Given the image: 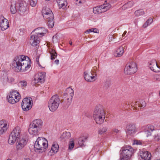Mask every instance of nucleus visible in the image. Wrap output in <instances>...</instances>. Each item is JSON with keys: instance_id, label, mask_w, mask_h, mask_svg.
Returning a JSON list of instances; mask_svg holds the SVG:
<instances>
[{"instance_id": "obj_1", "label": "nucleus", "mask_w": 160, "mask_h": 160, "mask_svg": "<svg viewBox=\"0 0 160 160\" xmlns=\"http://www.w3.org/2000/svg\"><path fill=\"white\" fill-rule=\"evenodd\" d=\"M31 64L30 59L27 56L22 55L15 58L12 66L18 72H26L30 68Z\"/></svg>"}, {"instance_id": "obj_2", "label": "nucleus", "mask_w": 160, "mask_h": 160, "mask_svg": "<svg viewBox=\"0 0 160 160\" xmlns=\"http://www.w3.org/2000/svg\"><path fill=\"white\" fill-rule=\"evenodd\" d=\"M93 117L96 123L101 124L104 122L105 114L102 105H99L95 107L93 112Z\"/></svg>"}, {"instance_id": "obj_3", "label": "nucleus", "mask_w": 160, "mask_h": 160, "mask_svg": "<svg viewBox=\"0 0 160 160\" xmlns=\"http://www.w3.org/2000/svg\"><path fill=\"white\" fill-rule=\"evenodd\" d=\"M48 145V141L46 138L43 137H39L35 141L34 148L36 152H42L47 149Z\"/></svg>"}, {"instance_id": "obj_4", "label": "nucleus", "mask_w": 160, "mask_h": 160, "mask_svg": "<svg viewBox=\"0 0 160 160\" xmlns=\"http://www.w3.org/2000/svg\"><path fill=\"white\" fill-rule=\"evenodd\" d=\"M97 67H94L90 71H85L84 73V77L85 80L89 82L95 81L97 79Z\"/></svg>"}, {"instance_id": "obj_5", "label": "nucleus", "mask_w": 160, "mask_h": 160, "mask_svg": "<svg viewBox=\"0 0 160 160\" xmlns=\"http://www.w3.org/2000/svg\"><path fill=\"white\" fill-rule=\"evenodd\" d=\"M60 102V99L58 95L53 96L48 102V106L49 110L52 112L55 111L58 108Z\"/></svg>"}, {"instance_id": "obj_6", "label": "nucleus", "mask_w": 160, "mask_h": 160, "mask_svg": "<svg viewBox=\"0 0 160 160\" xmlns=\"http://www.w3.org/2000/svg\"><path fill=\"white\" fill-rule=\"evenodd\" d=\"M21 129L19 127H16L10 135L8 139L9 144L13 145L18 138L22 137L20 136Z\"/></svg>"}, {"instance_id": "obj_7", "label": "nucleus", "mask_w": 160, "mask_h": 160, "mask_svg": "<svg viewBox=\"0 0 160 160\" xmlns=\"http://www.w3.org/2000/svg\"><path fill=\"white\" fill-rule=\"evenodd\" d=\"M7 98L9 103L14 104L19 101L21 96L17 91L12 90L8 94Z\"/></svg>"}, {"instance_id": "obj_8", "label": "nucleus", "mask_w": 160, "mask_h": 160, "mask_svg": "<svg viewBox=\"0 0 160 160\" xmlns=\"http://www.w3.org/2000/svg\"><path fill=\"white\" fill-rule=\"evenodd\" d=\"M20 12H24L25 10V7L24 5L23 2L22 1H19L17 2H12L10 11L11 13L14 14L17 12V9Z\"/></svg>"}, {"instance_id": "obj_9", "label": "nucleus", "mask_w": 160, "mask_h": 160, "mask_svg": "<svg viewBox=\"0 0 160 160\" xmlns=\"http://www.w3.org/2000/svg\"><path fill=\"white\" fill-rule=\"evenodd\" d=\"M133 153V149L131 147L127 146L122 149L121 160H129Z\"/></svg>"}, {"instance_id": "obj_10", "label": "nucleus", "mask_w": 160, "mask_h": 160, "mask_svg": "<svg viewBox=\"0 0 160 160\" xmlns=\"http://www.w3.org/2000/svg\"><path fill=\"white\" fill-rule=\"evenodd\" d=\"M137 70L136 63L133 62H131L127 64L125 68L124 72L126 74L130 75L136 72Z\"/></svg>"}, {"instance_id": "obj_11", "label": "nucleus", "mask_w": 160, "mask_h": 160, "mask_svg": "<svg viewBox=\"0 0 160 160\" xmlns=\"http://www.w3.org/2000/svg\"><path fill=\"white\" fill-rule=\"evenodd\" d=\"M111 7L110 4L105 2L103 5L94 8L93 9V12L95 14L104 12L109 10Z\"/></svg>"}, {"instance_id": "obj_12", "label": "nucleus", "mask_w": 160, "mask_h": 160, "mask_svg": "<svg viewBox=\"0 0 160 160\" xmlns=\"http://www.w3.org/2000/svg\"><path fill=\"white\" fill-rule=\"evenodd\" d=\"M73 95L74 91L71 88H69L66 90L64 97L67 101L68 106H69L71 104Z\"/></svg>"}, {"instance_id": "obj_13", "label": "nucleus", "mask_w": 160, "mask_h": 160, "mask_svg": "<svg viewBox=\"0 0 160 160\" xmlns=\"http://www.w3.org/2000/svg\"><path fill=\"white\" fill-rule=\"evenodd\" d=\"M32 98L30 97L24 98L22 100V107L24 111H27L30 109L31 107V104H32Z\"/></svg>"}, {"instance_id": "obj_14", "label": "nucleus", "mask_w": 160, "mask_h": 160, "mask_svg": "<svg viewBox=\"0 0 160 160\" xmlns=\"http://www.w3.org/2000/svg\"><path fill=\"white\" fill-rule=\"evenodd\" d=\"M16 147L17 150H20L26 145L27 141L25 138L21 137L16 140Z\"/></svg>"}, {"instance_id": "obj_15", "label": "nucleus", "mask_w": 160, "mask_h": 160, "mask_svg": "<svg viewBox=\"0 0 160 160\" xmlns=\"http://www.w3.org/2000/svg\"><path fill=\"white\" fill-rule=\"evenodd\" d=\"M40 42L39 37L32 32L30 36L29 43L32 46H35L37 45Z\"/></svg>"}, {"instance_id": "obj_16", "label": "nucleus", "mask_w": 160, "mask_h": 160, "mask_svg": "<svg viewBox=\"0 0 160 160\" xmlns=\"http://www.w3.org/2000/svg\"><path fill=\"white\" fill-rule=\"evenodd\" d=\"M45 76V72H39L35 76L34 81L35 83H43L44 81V78Z\"/></svg>"}, {"instance_id": "obj_17", "label": "nucleus", "mask_w": 160, "mask_h": 160, "mask_svg": "<svg viewBox=\"0 0 160 160\" xmlns=\"http://www.w3.org/2000/svg\"><path fill=\"white\" fill-rule=\"evenodd\" d=\"M149 67L154 72H158L159 71L160 66L157 64V62L155 59H153L150 62Z\"/></svg>"}, {"instance_id": "obj_18", "label": "nucleus", "mask_w": 160, "mask_h": 160, "mask_svg": "<svg viewBox=\"0 0 160 160\" xmlns=\"http://www.w3.org/2000/svg\"><path fill=\"white\" fill-rule=\"evenodd\" d=\"M32 32L35 34H37L39 37H42L45 35L48 32L47 29L44 28H38L35 29Z\"/></svg>"}, {"instance_id": "obj_19", "label": "nucleus", "mask_w": 160, "mask_h": 160, "mask_svg": "<svg viewBox=\"0 0 160 160\" xmlns=\"http://www.w3.org/2000/svg\"><path fill=\"white\" fill-rule=\"evenodd\" d=\"M0 25L1 29L2 31H4L9 27V22L6 19L2 17L1 18Z\"/></svg>"}, {"instance_id": "obj_20", "label": "nucleus", "mask_w": 160, "mask_h": 160, "mask_svg": "<svg viewBox=\"0 0 160 160\" xmlns=\"http://www.w3.org/2000/svg\"><path fill=\"white\" fill-rule=\"evenodd\" d=\"M8 125L6 121H0V135L4 133L7 131Z\"/></svg>"}, {"instance_id": "obj_21", "label": "nucleus", "mask_w": 160, "mask_h": 160, "mask_svg": "<svg viewBox=\"0 0 160 160\" xmlns=\"http://www.w3.org/2000/svg\"><path fill=\"white\" fill-rule=\"evenodd\" d=\"M2 82L3 84L6 85L9 83H12L14 82V78L10 76H6L2 79Z\"/></svg>"}, {"instance_id": "obj_22", "label": "nucleus", "mask_w": 160, "mask_h": 160, "mask_svg": "<svg viewBox=\"0 0 160 160\" xmlns=\"http://www.w3.org/2000/svg\"><path fill=\"white\" fill-rule=\"evenodd\" d=\"M40 130L30 124L28 129V132L31 135H36L39 132Z\"/></svg>"}, {"instance_id": "obj_23", "label": "nucleus", "mask_w": 160, "mask_h": 160, "mask_svg": "<svg viewBox=\"0 0 160 160\" xmlns=\"http://www.w3.org/2000/svg\"><path fill=\"white\" fill-rule=\"evenodd\" d=\"M59 148L58 144L56 142H53L52 145L51 149L48 153V155L52 156L56 153L58 151Z\"/></svg>"}, {"instance_id": "obj_24", "label": "nucleus", "mask_w": 160, "mask_h": 160, "mask_svg": "<svg viewBox=\"0 0 160 160\" xmlns=\"http://www.w3.org/2000/svg\"><path fill=\"white\" fill-rule=\"evenodd\" d=\"M146 102L143 100H141L139 101L132 102L131 103L132 106L134 107L136 109L138 107L144 108L146 106Z\"/></svg>"}, {"instance_id": "obj_25", "label": "nucleus", "mask_w": 160, "mask_h": 160, "mask_svg": "<svg viewBox=\"0 0 160 160\" xmlns=\"http://www.w3.org/2000/svg\"><path fill=\"white\" fill-rule=\"evenodd\" d=\"M30 124L40 130L42 126V122L39 119H36L33 120Z\"/></svg>"}, {"instance_id": "obj_26", "label": "nucleus", "mask_w": 160, "mask_h": 160, "mask_svg": "<svg viewBox=\"0 0 160 160\" xmlns=\"http://www.w3.org/2000/svg\"><path fill=\"white\" fill-rule=\"evenodd\" d=\"M136 130L135 125L131 124L127 127V133L131 135H132L136 132Z\"/></svg>"}, {"instance_id": "obj_27", "label": "nucleus", "mask_w": 160, "mask_h": 160, "mask_svg": "<svg viewBox=\"0 0 160 160\" xmlns=\"http://www.w3.org/2000/svg\"><path fill=\"white\" fill-rule=\"evenodd\" d=\"M151 154L149 153L148 152L146 151H142L140 153V156L141 158L145 160H149L150 159Z\"/></svg>"}, {"instance_id": "obj_28", "label": "nucleus", "mask_w": 160, "mask_h": 160, "mask_svg": "<svg viewBox=\"0 0 160 160\" xmlns=\"http://www.w3.org/2000/svg\"><path fill=\"white\" fill-rule=\"evenodd\" d=\"M123 52V47L122 46H121L115 51L114 55L116 57H120L122 55Z\"/></svg>"}, {"instance_id": "obj_29", "label": "nucleus", "mask_w": 160, "mask_h": 160, "mask_svg": "<svg viewBox=\"0 0 160 160\" xmlns=\"http://www.w3.org/2000/svg\"><path fill=\"white\" fill-rule=\"evenodd\" d=\"M59 8H64L67 5L66 0H57Z\"/></svg>"}, {"instance_id": "obj_30", "label": "nucleus", "mask_w": 160, "mask_h": 160, "mask_svg": "<svg viewBox=\"0 0 160 160\" xmlns=\"http://www.w3.org/2000/svg\"><path fill=\"white\" fill-rule=\"evenodd\" d=\"M52 10L48 6L43 7L42 10V13L43 16H44V15H47L48 14H49L51 13H52Z\"/></svg>"}, {"instance_id": "obj_31", "label": "nucleus", "mask_w": 160, "mask_h": 160, "mask_svg": "<svg viewBox=\"0 0 160 160\" xmlns=\"http://www.w3.org/2000/svg\"><path fill=\"white\" fill-rule=\"evenodd\" d=\"M88 137L87 136H82L78 138V143L81 146L83 145L84 142L88 139Z\"/></svg>"}, {"instance_id": "obj_32", "label": "nucleus", "mask_w": 160, "mask_h": 160, "mask_svg": "<svg viewBox=\"0 0 160 160\" xmlns=\"http://www.w3.org/2000/svg\"><path fill=\"white\" fill-rule=\"evenodd\" d=\"M134 4V3L132 1H130L124 4L122 7V9L125 10L127 8H130L132 7Z\"/></svg>"}, {"instance_id": "obj_33", "label": "nucleus", "mask_w": 160, "mask_h": 160, "mask_svg": "<svg viewBox=\"0 0 160 160\" xmlns=\"http://www.w3.org/2000/svg\"><path fill=\"white\" fill-rule=\"evenodd\" d=\"M152 22V18H149L144 23L142 26V27L145 28L151 25Z\"/></svg>"}, {"instance_id": "obj_34", "label": "nucleus", "mask_w": 160, "mask_h": 160, "mask_svg": "<svg viewBox=\"0 0 160 160\" xmlns=\"http://www.w3.org/2000/svg\"><path fill=\"white\" fill-rule=\"evenodd\" d=\"M43 17L47 20H53L54 19V15L52 12L47 15H44V16H43Z\"/></svg>"}, {"instance_id": "obj_35", "label": "nucleus", "mask_w": 160, "mask_h": 160, "mask_svg": "<svg viewBox=\"0 0 160 160\" xmlns=\"http://www.w3.org/2000/svg\"><path fill=\"white\" fill-rule=\"evenodd\" d=\"M134 14L136 16L139 17L145 14V12L143 9H140L136 11L135 12Z\"/></svg>"}, {"instance_id": "obj_36", "label": "nucleus", "mask_w": 160, "mask_h": 160, "mask_svg": "<svg viewBox=\"0 0 160 160\" xmlns=\"http://www.w3.org/2000/svg\"><path fill=\"white\" fill-rule=\"evenodd\" d=\"M50 52L51 54V59H55L57 56V54L55 51L53 50H52Z\"/></svg>"}, {"instance_id": "obj_37", "label": "nucleus", "mask_w": 160, "mask_h": 160, "mask_svg": "<svg viewBox=\"0 0 160 160\" xmlns=\"http://www.w3.org/2000/svg\"><path fill=\"white\" fill-rule=\"evenodd\" d=\"M18 85L22 87H25L27 86V82L25 80L20 81L18 84Z\"/></svg>"}, {"instance_id": "obj_38", "label": "nucleus", "mask_w": 160, "mask_h": 160, "mask_svg": "<svg viewBox=\"0 0 160 160\" xmlns=\"http://www.w3.org/2000/svg\"><path fill=\"white\" fill-rule=\"evenodd\" d=\"M74 140L73 139H71L69 144V149L71 150H72L74 147Z\"/></svg>"}, {"instance_id": "obj_39", "label": "nucleus", "mask_w": 160, "mask_h": 160, "mask_svg": "<svg viewBox=\"0 0 160 160\" xmlns=\"http://www.w3.org/2000/svg\"><path fill=\"white\" fill-rule=\"evenodd\" d=\"M107 129L105 128H103L99 129L98 133L100 134H104L107 131Z\"/></svg>"}, {"instance_id": "obj_40", "label": "nucleus", "mask_w": 160, "mask_h": 160, "mask_svg": "<svg viewBox=\"0 0 160 160\" xmlns=\"http://www.w3.org/2000/svg\"><path fill=\"white\" fill-rule=\"evenodd\" d=\"M47 21H48V24L49 27L50 28H52L54 25L53 20H47Z\"/></svg>"}, {"instance_id": "obj_41", "label": "nucleus", "mask_w": 160, "mask_h": 160, "mask_svg": "<svg viewBox=\"0 0 160 160\" xmlns=\"http://www.w3.org/2000/svg\"><path fill=\"white\" fill-rule=\"evenodd\" d=\"M37 3V0H31L30 1V4L32 7H35Z\"/></svg>"}, {"instance_id": "obj_42", "label": "nucleus", "mask_w": 160, "mask_h": 160, "mask_svg": "<svg viewBox=\"0 0 160 160\" xmlns=\"http://www.w3.org/2000/svg\"><path fill=\"white\" fill-rule=\"evenodd\" d=\"M154 79L157 81H160V75H156L154 76Z\"/></svg>"}, {"instance_id": "obj_43", "label": "nucleus", "mask_w": 160, "mask_h": 160, "mask_svg": "<svg viewBox=\"0 0 160 160\" xmlns=\"http://www.w3.org/2000/svg\"><path fill=\"white\" fill-rule=\"evenodd\" d=\"M141 144V142L139 141L134 140L133 143V145H140Z\"/></svg>"}, {"instance_id": "obj_44", "label": "nucleus", "mask_w": 160, "mask_h": 160, "mask_svg": "<svg viewBox=\"0 0 160 160\" xmlns=\"http://www.w3.org/2000/svg\"><path fill=\"white\" fill-rule=\"evenodd\" d=\"M92 32H93L96 33H98L99 30L96 28H91Z\"/></svg>"}, {"instance_id": "obj_45", "label": "nucleus", "mask_w": 160, "mask_h": 160, "mask_svg": "<svg viewBox=\"0 0 160 160\" xmlns=\"http://www.w3.org/2000/svg\"><path fill=\"white\" fill-rule=\"evenodd\" d=\"M84 0H77L76 1L77 4H82L84 3Z\"/></svg>"}, {"instance_id": "obj_46", "label": "nucleus", "mask_w": 160, "mask_h": 160, "mask_svg": "<svg viewBox=\"0 0 160 160\" xmlns=\"http://www.w3.org/2000/svg\"><path fill=\"white\" fill-rule=\"evenodd\" d=\"M63 136H67V138H69L70 137L71 134L69 132H66L63 133Z\"/></svg>"}, {"instance_id": "obj_47", "label": "nucleus", "mask_w": 160, "mask_h": 160, "mask_svg": "<svg viewBox=\"0 0 160 160\" xmlns=\"http://www.w3.org/2000/svg\"><path fill=\"white\" fill-rule=\"evenodd\" d=\"M148 129L149 131H151V132H152L153 131L155 130L154 127L152 126H150L148 127Z\"/></svg>"}, {"instance_id": "obj_48", "label": "nucleus", "mask_w": 160, "mask_h": 160, "mask_svg": "<svg viewBox=\"0 0 160 160\" xmlns=\"http://www.w3.org/2000/svg\"><path fill=\"white\" fill-rule=\"evenodd\" d=\"M109 41V42L112 41V39L114 38V36L113 35H110L108 36Z\"/></svg>"}, {"instance_id": "obj_49", "label": "nucleus", "mask_w": 160, "mask_h": 160, "mask_svg": "<svg viewBox=\"0 0 160 160\" xmlns=\"http://www.w3.org/2000/svg\"><path fill=\"white\" fill-rule=\"evenodd\" d=\"M146 133L147 134V137H148V136H149L151 135V132L149 130H147L146 132Z\"/></svg>"}, {"instance_id": "obj_50", "label": "nucleus", "mask_w": 160, "mask_h": 160, "mask_svg": "<svg viewBox=\"0 0 160 160\" xmlns=\"http://www.w3.org/2000/svg\"><path fill=\"white\" fill-rule=\"evenodd\" d=\"M36 61L37 62V63L38 65L39 66V67H41V65L39 64V57H37L36 58Z\"/></svg>"}, {"instance_id": "obj_51", "label": "nucleus", "mask_w": 160, "mask_h": 160, "mask_svg": "<svg viewBox=\"0 0 160 160\" xmlns=\"http://www.w3.org/2000/svg\"><path fill=\"white\" fill-rule=\"evenodd\" d=\"M160 137V135H159L157 134V136H156V135L155 136V139H156L157 140H158L159 138Z\"/></svg>"}, {"instance_id": "obj_52", "label": "nucleus", "mask_w": 160, "mask_h": 160, "mask_svg": "<svg viewBox=\"0 0 160 160\" xmlns=\"http://www.w3.org/2000/svg\"><path fill=\"white\" fill-rule=\"evenodd\" d=\"M91 32H92L91 29L87 30L85 32L87 33H89Z\"/></svg>"}, {"instance_id": "obj_53", "label": "nucleus", "mask_w": 160, "mask_h": 160, "mask_svg": "<svg viewBox=\"0 0 160 160\" xmlns=\"http://www.w3.org/2000/svg\"><path fill=\"white\" fill-rule=\"evenodd\" d=\"M113 131L114 132L116 133H118L119 132V130L117 129L116 128L114 129Z\"/></svg>"}, {"instance_id": "obj_54", "label": "nucleus", "mask_w": 160, "mask_h": 160, "mask_svg": "<svg viewBox=\"0 0 160 160\" xmlns=\"http://www.w3.org/2000/svg\"><path fill=\"white\" fill-rule=\"evenodd\" d=\"M55 63L57 64H58L59 63V60H56L54 61Z\"/></svg>"}, {"instance_id": "obj_55", "label": "nucleus", "mask_w": 160, "mask_h": 160, "mask_svg": "<svg viewBox=\"0 0 160 160\" xmlns=\"http://www.w3.org/2000/svg\"><path fill=\"white\" fill-rule=\"evenodd\" d=\"M126 31H125L123 33V34L122 35V36L124 37L125 36V35L126 34Z\"/></svg>"}, {"instance_id": "obj_56", "label": "nucleus", "mask_w": 160, "mask_h": 160, "mask_svg": "<svg viewBox=\"0 0 160 160\" xmlns=\"http://www.w3.org/2000/svg\"><path fill=\"white\" fill-rule=\"evenodd\" d=\"M57 37V36L56 35L53 36L52 38L53 40H54V38H56Z\"/></svg>"}, {"instance_id": "obj_57", "label": "nucleus", "mask_w": 160, "mask_h": 160, "mask_svg": "<svg viewBox=\"0 0 160 160\" xmlns=\"http://www.w3.org/2000/svg\"><path fill=\"white\" fill-rule=\"evenodd\" d=\"M25 160H31L29 158H26L25 159Z\"/></svg>"}, {"instance_id": "obj_58", "label": "nucleus", "mask_w": 160, "mask_h": 160, "mask_svg": "<svg viewBox=\"0 0 160 160\" xmlns=\"http://www.w3.org/2000/svg\"><path fill=\"white\" fill-rule=\"evenodd\" d=\"M69 44H70V45H72V42H69Z\"/></svg>"}, {"instance_id": "obj_59", "label": "nucleus", "mask_w": 160, "mask_h": 160, "mask_svg": "<svg viewBox=\"0 0 160 160\" xmlns=\"http://www.w3.org/2000/svg\"><path fill=\"white\" fill-rule=\"evenodd\" d=\"M159 94V95L160 96V91Z\"/></svg>"}, {"instance_id": "obj_60", "label": "nucleus", "mask_w": 160, "mask_h": 160, "mask_svg": "<svg viewBox=\"0 0 160 160\" xmlns=\"http://www.w3.org/2000/svg\"><path fill=\"white\" fill-rule=\"evenodd\" d=\"M159 160V159H158V160Z\"/></svg>"}]
</instances>
